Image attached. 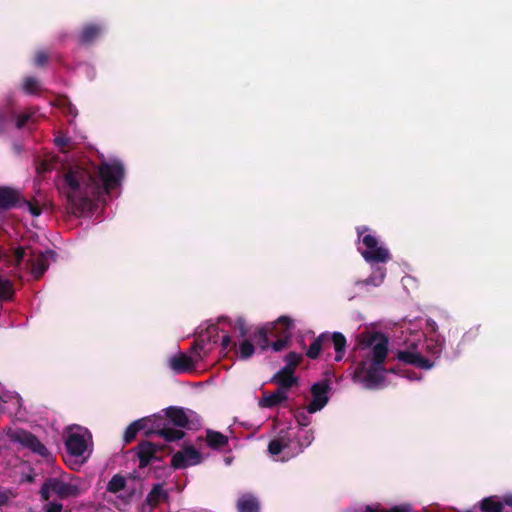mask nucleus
Returning <instances> with one entry per match:
<instances>
[{
  "label": "nucleus",
  "mask_w": 512,
  "mask_h": 512,
  "mask_svg": "<svg viewBox=\"0 0 512 512\" xmlns=\"http://www.w3.org/2000/svg\"><path fill=\"white\" fill-rule=\"evenodd\" d=\"M101 32L102 27L99 24H86L79 34V42L83 45L91 44L101 35Z\"/></svg>",
  "instance_id": "obj_26"
},
{
  "label": "nucleus",
  "mask_w": 512,
  "mask_h": 512,
  "mask_svg": "<svg viewBox=\"0 0 512 512\" xmlns=\"http://www.w3.org/2000/svg\"><path fill=\"white\" fill-rule=\"evenodd\" d=\"M480 512H512V494L491 495L481 499L475 508Z\"/></svg>",
  "instance_id": "obj_7"
},
{
  "label": "nucleus",
  "mask_w": 512,
  "mask_h": 512,
  "mask_svg": "<svg viewBox=\"0 0 512 512\" xmlns=\"http://www.w3.org/2000/svg\"><path fill=\"white\" fill-rule=\"evenodd\" d=\"M269 335L270 329H268L267 327H260L254 332L253 339L261 350H266L269 348Z\"/></svg>",
  "instance_id": "obj_28"
},
{
  "label": "nucleus",
  "mask_w": 512,
  "mask_h": 512,
  "mask_svg": "<svg viewBox=\"0 0 512 512\" xmlns=\"http://www.w3.org/2000/svg\"><path fill=\"white\" fill-rule=\"evenodd\" d=\"M25 249L23 247H18L15 249L14 251V261H15V266L16 267H19L21 265V263L23 262L24 258H25Z\"/></svg>",
  "instance_id": "obj_43"
},
{
  "label": "nucleus",
  "mask_w": 512,
  "mask_h": 512,
  "mask_svg": "<svg viewBox=\"0 0 512 512\" xmlns=\"http://www.w3.org/2000/svg\"><path fill=\"white\" fill-rule=\"evenodd\" d=\"M15 113L10 108L0 109V133H3L8 124L14 120Z\"/></svg>",
  "instance_id": "obj_35"
},
{
  "label": "nucleus",
  "mask_w": 512,
  "mask_h": 512,
  "mask_svg": "<svg viewBox=\"0 0 512 512\" xmlns=\"http://www.w3.org/2000/svg\"><path fill=\"white\" fill-rule=\"evenodd\" d=\"M193 353L196 354L195 357L188 356L182 352L171 357L169 361L170 368L176 373L192 371L196 363L204 358L199 351Z\"/></svg>",
  "instance_id": "obj_13"
},
{
  "label": "nucleus",
  "mask_w": 512,
  "mask_h": 512,
  "mask_svg": "<svg viewBox=\"0 0 512 512\" xmlns=\"http://www.w3.org/2000/svg\"><path fill=\"white\" fill-rule=\"evenodd\" d=\"M123 178L124 167L118 160H103L98 166L93 164L91 170L80 166L69 169L61 188L67 210L75 216L91 210L94 202L120 186Z\"/></svg>",
  "instance_id": "obj_1"
},
{
  "label": "nucleus",
  "mask_w": 512,
  "mask_h": 512,
  "mask_svg": "<svg viewBox=\"0 0 512 512\" xmlns=\"http://www.w3.org/2000/svg\"><path fill=\"white\" fill-rule=\"evenodd\" d=\"M236 509L237 512H260V501L252 493H243L236 501Z\"/></svg>",
  "instance_id": "obj_20"
},
{
  "label": "nucleus",
  "mask_w": 512,
  "mask_h": 512,
  "mask_svg": "<svg viewBox=\"0 0 512 512\" xmlns=\"http://www.w3.org/2000/svg\"><path fill=\"white\" fill-rule=\"evenodd\" d=\"M50 488L60 499H67L71 497H77L80 494L79 487L77 485L66 483L58 478H48Z\"/></svg>",
  "instance_id": "obj_15"
},
{
  "label": "nucleus",
  "mask_w": 512,
  "mask_h": 512,
  "mask_svg": "<svg viewBox=\"0 0 512 512\" xmlns=\"http://www.w3.org/2000/svg\"><path fill=\"white\" fill-rule=\"evenodd\" d=\"M396 358L399 361H402L406 364H410L424 370H429L434 365V363L431 360L423 357L420 353L409 350L398 351L396 354Z\"/></svg>",
  "instance_id": "obj_16"
},
{
  "label": "nucleus",
  "mask_w": 512,
  "mask_h": 512,
  "mask_svg": "<svg viewBox=\"0 0 512 512\" xmlns=\"http://www.w3.org/2000/svg\"><path fill=\"white\" fill-rule=\"evenodd\" d=\"M15 118H16V127H17L18 129H21V128H23V127L27 124V122L29 121V119H30V114L23 113V114H21V115H19V116H16V115H15L14 119H15Z\"/></svg>",
  "instance_id": "obj_44"
},
{
  "label": "nucleus",
  "mask_w": 512,
  "mask_h": 512,
  "mask_svg": "<svg viewBox=\"0 0 512 512\" xmlns=\"http://www.w3.org/2000/svg\"><path fill=\"white\" fill-rule=\"evenodd\" d=\"M12 442L19 443L35 454L43 458H48L50 453L46 446L31 432L24 429H16L8 434Z\"/></svg>",
  "instance_id": "obj_6"
},
{
  "label": "nucleus",
  "mask_w": 512,
  "mask_h": 512,
  "mask_svg": "<svg viewBox=\"0 0 512 512\" xmlns=\"http://www.w3.org/2000/svg\"><path fill=\"white\" fill-rule=\"evenodd\" d=\"M328 347V332L321 333L316 337L307 349L306 356L309 359H317L322 350Z\"/></svg>",
  "instance_id": "obj_27"
},
{
  "label": "nucleus",
  "mask_w": 512,
  "mask_h": 512,
  "mask_svg": "<svg viewBox=\"0 0 512 512\" xmlns=\"http://www.w3.org/2000/svg\"><path fill=\"white\" fill-rule=\"evenodd\" d=\"M234 328L239 331V336L244 338L249 332L246 320L243 317H238L235 321Z\"/></svg>",
  "instance_id": "obj_39"
},
{
  "label": "nucleus",
  "mask_w": 512,
  "mask_h": 512,
  "mask_svg": "<svg viewBox=\"0 0 512 512\" xmlns=\"http://www.w3.org/2000/svg\"><path fill=\"white\" fill-rule=\"evenodd\" d=\"M49 56L44 50H38L34 55V65L36 67H42L47 64Z\"/></svg>",
  "instance_id": "obj_40"
},
{
  "label": "nucleus",
  "mask_w": 512,
  "mask_h": 512,
  "mask_svg": "<svg viewBox=\"0 0 512 512\" xmlns=\"http://www.w3.org/2000/svg\"><path fill=\"white\" fill-rule=\"evenodd\" d=\"M359 346L367 350L358 364L355 374L363 376L369 389L379 387L385 381V361L389 353V338L382 332H364L359 336Z\"/></svg>",
  "instance_id": "obj_2"
},
{
  "label": "nucleus",
  "mask_w": 512,
  "mask_h": 512,
  "mask_svg": "<svg viewBox=\"0 0 512 512\" xmlns=\"http://www.w3.org/2000/svg\"><path fill=\"white\" fill-rule=\"evenodd\" d=\"M224 320H226V318H224V317H220V318H219V322H222V321H224Z\"/></svg>",
  "instance_id": "obj_55"
},
{
  "label": "nucleus",
  "mask_w": 512,
  "mask_h": 512,
  "mask_svg": "<svg viewBox=\"0 0 512 512\" xmlns=\"http://www.w3.org/2000/svg\"><path fill=\"white\" fill-rule=\"evenodd\" d=\"M426 326L430 332L436 333L438 329L437 323L433 319H427Z\"/></svg>",
  "instance_id": "obj_49"
},
{
  "label": "nucleus",
  "mask_w": 512,
  "mask_h": 512,
  "mask_svg": "<svg viewBox=\"0 0 512 512\" xmlns=\"http://www.w3.org/2000/svg\"><path fill=\"white\" fill-rule=\"evenodd\" d=\"M369 230L368 227L362 226L357 228L359 239L366 247L361 251L363 258L369 263H386L391 259L389 250L385 247L378 246V239L372 234L363 235Z\"/></svg>",
  "instance_id": "obj_4"
},
{
  "label": "nucleus",
  "mask_w": 512,
  "mask_h": 512,
  "mask_svg": "<svg viewBox=\"0 0 512 512\" xmlns=\"http://www.w3.org/2000/svg\"><path fill=\"white\" fill-rule=\"evenodd\" d=\"M219 339V328L213 324L206 328L205 331L199 333L197 339L192 344L190 351H199L204 357H206L211 350L209 345L216 344Z\"/></svg>",
  "instance_id": "obj_9"
},
{
  "label": "nucleus",
  "mask_w": 512,
  "mask_h": 512,
  "mask_svg": "<svg viewBox=\"0 0 512 512\" xmlns=\"http://www.w3.org/2000/svg\"><path fill=\"white\" fill-rule=\"evenodd\" d=\"M21 202H25V199L21 196V193L18 190L7 186L0 187L1 211L21 207Z\"/></svg>",
  "instance_id": "obj_14"
},
{
  "label": "nucleus",
  "mask_w": 512,
  "mask_h": 512,
  "mask_svg": "<svg viewBox=\"0 0 512 512\" xmlns=\"http://www.w3.org/2000/svg\"><path fill=\"white\" fill-rule=\"evenodd\" d=\"M271 383L276 384L278 389H281L285 392L290 390L293 386L298 385V377L295 376V373L281 368L277 373H275L271 380Z\"/></svg>",
  "instance_id": "obj_17"
},
{
  "label": "nucleus",
  "mask_w": 512,
  "mask_h": 512,
  "mask_svg": "<svg viewBox=\"0 0 512 512\" xmlns=\"http://www.w3.org/2000/svg\"><path fill=\"white\" fill-rule=\"evenodd\" d=\"M169 494L163 489V484H154L150 492L148 493L145 504L149 506V510L156 508L161 502L167 501Z\"/></svg>",
  "instance_id": "obj_22"
},
{
  "label": "nucleus",
  "mask_w": 512,
  "mask_h": 512,
  "mask_svg": "<svg viewBox=\"0 0 512 512\" xmlns=\"http://www.w3.org/2000/svg\"><path fill=\"white\" fill-rule=\"evenodd\" d=\"M201 453L193 446H185L183 450L176 452L171 459V466L174 469H183L190 465H197L201 462Z\"/></svg>",
  "instance_id": "obj_11"
},
{
  "label": "nucleus",
  "mask_w": 512,
  "mask_h": 512,
  "mask_svg": "<svg viewBox=\"0 0 512 512\" xmlns=\"http://www.w3.org/2000/svg\"><path fill=\"white\" fill-rule=\"evenodd\" d=\"M330 344L333 345V348L335 350L334 360L336 362L342 361L346 354V337L341 332H328V347L330 346Z\"/></svg>",
  "instance_id": "obj_21"
},
{
  "label": "nucleus",
  "mask_w": 512,
  "mask_h": 512,
  "mask_svg": "<svg viewBox=\"0 0 512 512\" xmlns=\"http://www.w3.org/2000/svg\"><path fill=\"white\" fill-rule=\"evenodd\" d=\"M293 327V320L288 316H281L272 324L270 336L277 337V340L271 344L275 352H279L290 345L292 337L291 330Z\"/></svg>",
  "instance_id": "obj_5"
},
{
  "label": "nucleus",
  "mask_w": 512,
  "mask_h": 512,
  "mask_svg": "<svg viewBox=\"0 0 512 512\" xmlns=\"http://www.w3.org/2000/svg\"><path fill=\"white\" fill-rule=\"evenodd\" d=\"M55 160L53 158H38L35 161V168L38 177H44L46 173L53 170Z\"/></svg>",
  "instance_id": "obj_31"
},
{
  "label": "nucleus",
  "mask_w": 512,
  "mask_h": 512,
  "mask_svg": "<svg viewBox=\"0 0 512 512\" xmlns=\"http://www.w3.org/2000/svg\"><path fill=\"white\" fill-rule=\"evenodd\" d=\"M23 89L28 94H35L39 90V82L34 77H26L23 83Z\"/></svg>",
  "instance_id": "obj_37"
},
{
  "label": "nucleus",
  "mask_w": 512,
  "mask_h": 512,
  "mask_svg": "<svg viewBox=\"0 0 512 512\" xmlns=\"http://www.w3.org/2000/svg\"><path fill=\"white\" fill-rule=\"evenodd\" d=\"M56 252L51 249H47L44 252H32L30 258L27 261V266L30 269L34 279L39 280L49 267V260L56 259Z\"/></svg>",
  "instance_id": "obj_8"
},
{
  "label": "nucleus",
  "mask_w": 512,
  "mask_h": 512,
  "mask_svg": "<svg viewBox=\"0 0 512 512\" xmlns=\"http://www.w3.org/2000/svg\"><path fill=\"white\" fill-rule=\"evenodd\" d=\"M378 272H379V281L377 282L376 281V278L374 276H370L368 277L367 279H365L363 281V283L365 285H375V286H378L384 279L385 277V271L381 268H378Z\"/></svg>",
  "instance_id": "obj_42"
},
{
  "label": "nucleus",
  "mask_w": 512,
  "mask_h": 512,
  "mask_svg": "<svg viewBox=\"0 0 512 512\" xmlns=\"http://www.w3.org/2000/svg\"><path fill=\"white\" fill-rule=\"evenodd\" d=\"M153 461H159V462H160V461H162V457H161V456H158V455L156 454V459H154Z\"/></svg>",
  "instance_id": "obj_53"
},
{
  "label": "nucleus",
  "mask_w": 512,
  "mask_h": 512,
  "mask_svg": "<svg viewBox=\"0 0 512 512\" xmlns=\"http://www.w3.org/2000/svg\"><path fill=\"white\" fill-rule=\"evenodd\" d=\"M154 419H155V415H153L151 417H144V418L136 420L135 422H139L138 425L136 424L138 432L143 430L147 437H149L153 434L156 435V428L154 427V424H155Z\"/></svg>",
  "instance_id": "obj_29"
},
{
  "label": "nucleus",
  "mask_w": 512,
  "mask_h": 512,
  "mask_svg": "<svg viewBox=\"0 0 512 512\" xmlns=\"http://www.w3.org/2000/svg\"><path fill=\"white\" fill-rule=\"evenodd\" d=\"M387 373L396 374L397 373V369L394 368V367H391V368L387 369L385 367L384 375L387 374Z\"/></svg>",
  "instance_id": "obj_52"
},
{
  "label": "nucleus",
  "mask_w": 512,
  "mask_h": 512,
  "mask_svg": "<svg viewBox=\"0 0 512 512\" xmlns=\"http://www.w3.org/2000/svg\"><path fill=\"white\" fill-rule=\"evenodd\" d=\"M8 497L5 494L0 493V506L6 505Z\"/></svg>",
  "instance_id": "obj_51"
},
{
  "label": "nucleus",
  "mask_w": 512,
  "mask_h": 512,
  "mask_svg": "<svg viewBox=\"0 0 512 512\" xmlns=\"http://www.w3.org/2000/svg\"><path fill=\"white\" fill-rule=\"evenodd\" d=\"M50 492H52V488H50V483L48 478L44 481L40 488V496L43 501H48L50 499Z\"/></svg>",
  "instance_id": "obj_41"
},
{
  "label": "nucleus",
  "mask_w": 512,
  "mask_h": 512,
  "mask_svg": "<svg viewBox=\"0 0 512 512\" xmlns=\"http://www.w3.org/2000/svg\"><path fill=\"white\" fill-rule=\"evenodd\" d=\"M297 423L301 428H305L308 425V417L304 413H299L296 416Z\"/></svg>",
  "instance_id": "obj_48"
},
{
  "label": "nucleus",
  "mask_w": 512,
  "mask_h": 512,
  "mask_svg": "<svg viewBox=\"0 0 512 512\" xmlns=\"http://www.w3.org/2000/svg\"><path fill=\"white\" fill-rule=\"evenodd\" d=\"M288 399L287 392L277 389L271 394L263 393L262 398L259 401V406L262 408L275 407Z\"/></svg>",
  "instance_id": "obj_24"
},
{
  "label": "nucleus",
  "mask_w": 512,
  "mask_h": 512,
  "mask_svg": "<svg viewBox=\"0 0 512 512\" xmlns=\"http://www.w3.org/2000/svg\"><path fill=\"white\" fill-rule=\"evenodd\" d=\"M73 109H74V108L72 107V104H69V113H71V114H72V113H73Z\"/></svg>",
  "instance_id": "obj_54"
},
{
  "label": "nucleus",
  "mask_w": 512,
  "mask_h": 512,
  "mask_svg": "<svg viewBox=\"0 0 512 512\" xmlns=\"http://www.w3.org/2000/svg\"><path fill=\"white\" fill-rule=\"evenodd\" d=\"M126 479L120 475L115 474L107 484V491L111 493H118L125 488Z\"/></svg>",
  "instance_id": "obj_32"
},
{
  "label": "nucleus",
  "mask_w": 512,
  "mask_h": 512,
  "mask_svg": "<svg viewBox=\"0 0 512 512\" xmlns=\"http://www.w3.org/2000/svg\"><path fill=\"white\" fill-rule=\"evenodd\" d=\"M205 441L207 446L213 450L223 449L229 443V439L226 435L212 429L206 430Z\"/></svg>",
  "instance_id": "obj_25"
},
{
  "label": "nucleus",
  "mask_w": 512,
  "mask_h": 512,
  "mask_svg": "<svg viewBox=\"0 0 512 512\" xmlns=\"http://www.w3.org/2000/svg\"><path fill=\"white\" fill-rule=\"evenodd\" d=\"M444 346V340L439 339H429L427 340V350L434 356H439L442 352Z\"/></svg>",
  "instance_id": "obj_36"
},
{
  "label": "nucleus",
  "mask_w": 512,
  "mask_h": 512,
  "mask_svg": "<svg viewBox=\"0 0 512 512\" xmlns=\"http://www.w3.org/2000/svg\"><path fill=\"white\" fill-rule=\"evenodd\" d=\"M14 294L15 290L12 281L0 276V301L12 300Z\"/></svg>",
  "instance_id": "obj_30"
},
{
  "label": "nucleus",
  "mask_w": 512,
  "mask_h": 512,
  "mask_svg": "<svg viewBox=\"0 0 512 512\" xmlns=\"http://www.w3.org/2000/svg\"><path fill=\"white\" fill-rule=\"evenodd\" d=\"M139 422H132L124 432L123 440L126 444L131 443L137 436L138 430L136 427V424L138 425Z\"/></svg>",
  "instance_id": "obj_38"
},
{
  "label": "nucleus",
  "mask_w": 512,
  "mask_h": 512,
  "mask_svg": "<svg viewBox=\"0 0 512 512\" xmlns=\"http://www.w3.org/2000/svg\"><path fill=\"white\" fill-rule=\"evenodd\" d=\"M65 447L69 455L81 457L87 450V442L83 435L71 433L66 439Z\"/></svg>",
  "instance_id": "obj_18"
},
{
  "label": "nucleus",
  "mask_w": 512,
  "mask_h": 512,
  "mask_svg": "<svg viewBox=\"0 0 512 512\" xmlns=\"http://www.w3.org/2000/svg\"><path fill=\"white\" fill-rule=\"evenodd\" d=\"M164 415L155 414L154 427L156 435L163 438L166 442H174L185 437L186 433L177 428H187L189 417L184 408L170 406L162 410Z\"/></svg>",
  "instance_id": "obj_3"
},
{
  "label": "nucleus",
  "mask_w": 512,
  "mask_h": 512,
  "mask_svg": "<svg viewBox=\"0 0 512 512\" xmlns=\"http://www.w3.org/2000/svg\"><path fill=\"white\" fill-rule=\"evenodd\" d=\"M24 205L28 206L29 211L32 215L39 216L41 214V209L37 206H34L32 203H30L26 199H25V202H21V207Z\"/></svg>",
  "instance_id": "obj_46"
},
{
  "label": "nucleus",
  "mask_w": 512,
  "mask_h": 512,
  "mask_svg": "<svg viewBox=\"0 0 512 512\" xmlns=\"http://www.w3.org/2000/svg\"><path fill=\"white\" fill-rule=\"evenodd\" d=\"M55 142H56V144H57V145H59V146H64V145H66V144H67V140H66V139H64V138H61V137H57V138L55 139Z\"/></svg>",
  "instance_id": "obj_50"
},
{
  "label": "nucleus",
  "mask_w": 512,
  "mask_h": 512,
  "mask_svg": "<svg viewBox=\"0 0 512 512\" xmlns=\"http://www.w3.org/2000/svg\"><path fill=\"white\" fill-rule=\"evenodd\" d=\"M284 360L286 365L283 368L295 373L296 368L303 360V356L297 352H289L285 356Z\"/></svg>",
  "instance_id": "obj_33"
},
{
  "label": "nucleus",
  "mask_w": 512,
  "mask_h": 512,
  "mask_svg": "<svg viewBox=\"0 0 512 512\" xmlns=\"http://www.w3.org/2000/svg\"><path fill=\"white\" fill-rule=\"evenodd\" d=\"M62 509L63 505L58 502H50L44 507L45 512H62Z\"/></svg>",
  "instance_id": "obj_45"
},
{
  "label": "nucleus",
  "mask_w": 512,
  "mask_h": 512,
  "mask_svg": "<svg viewBox=\"0 0 512 512\" xmlns=\"http://www.w3.org/2000/svg\"><path fill=\"white\" fill-rule=\"evenodd\" d=\"M164 448V445H157L147 440L139 442L134 448L139 459V468L142 469L147 467L154 459H156V454L163 451Z\"/></svg>",
  "instance_id": "obj_12"
},
{
  "label": "nucleus",
  "mask_w": 512,
  "mask_h": 512,
  "mask_svg": "<svg viewBox=\"0 0 512 512\" xmlns=\"http://www.w3.org/2000/svg\"><path fill=\"white\" fill-rule=\"evenodd\" d=\"M294 440L291 439L288 431L281 430L279 436L268 444V451L271 455H278L285 449L293 452Z\"/></svg>",
  "instance_id": "obj_19"
},
{
  "label": "nucleus",
  "mask_w": 512,
  "mask_h": 512,
  "mask_svg": "<svg viewBox=\"0 0 512 512\" xmlns=\"http://www.w3.org/2000/svg\"><path fill=\"white\" fill-rule=\"evenodd\" d=\"M231 344H232L233 348H236V344L232 343L231 337L228 334H225L222 337V341H221L222 350H226Z\"/></svg>",
  "instance_id": "obj_47"
},
{
  "label": "nucleus",
  "mask_w": 512,
  "mask_h": 512,
  "mask_svg": "<svg viewBox=\"0 0 512 512\" xmlns=\"http://www.w3.org/2000/svg\"><path fill=\"white\" fill-rule=\"evenodd\" d=\"M330 390V384L328 380L316 382L311 387L312 400L307 406L309 413H315L323 409L328 403V392Z\"/></svg>",
  "instance_id": "obj_10"
},
{
  "label": "nucleus",
  "mask_w": 512,
  "mask_h": 512,
  "mask_svg": "<svg viewBox=\"0 0 512 512\" xmlns=\"http://www.w3.org/2000/svg\"><path fill=\"white\" fill-rule=\"evenodd\" d=\"M254 352H255V348H254L253 343L250 340L244 339L239 344V357H240V359L247 360V359H249V358H251L253 356Z\"/></svg>",
  "instance_id": "obj_34"
},
{
  "label": "nucleus",
  "mask_w": 512,
  "mask_h": 512,
  "mask_svg": "<svg viewBox=\"0 0 512 512\" xmlns=\"http://www.w3.org/2000/svg\"><path fill=\"white\" fill-rule=\"evenodd\" d=\"M294 440L293 454L297 455L303 451L304 448L308 447L314 440L312 430H306L300 428L297 435L292 438Z\"/></svg>",
  "instance_id": "obj_23"
}]
</instances>
